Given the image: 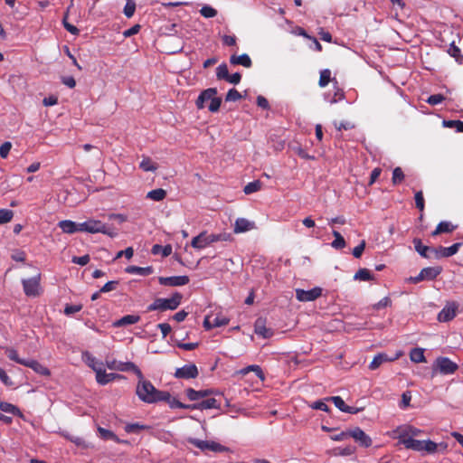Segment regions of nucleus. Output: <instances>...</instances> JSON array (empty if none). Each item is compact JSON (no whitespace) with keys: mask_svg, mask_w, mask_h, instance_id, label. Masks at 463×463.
<instances>
[{"mask_svg":"<svg viewBox=\"0 0 463 463\" xmlns=\"http://www.w3.org/2000/svg\"><path fill=\"white\" fill-rule=\"evenodd\" d=\"M200 14L205 18H213L216 16L217 11L210 5H203L200 10Z\"/></svg>","mask_w":463,"mask_h":463,"instance_id":"54","label":"nucleus"},{"mask_svg":"<svg viewBox=\"0 0 463 463\" xmlns=\"http://www.w3.org/2000/svg\"><path fill=\"white\" fill-rule=\"evenodd\" d=\"M40 280L41 274L38 273L36 276L30 279H22L24 292L27 297H36L40 294Z\"/></svg>","mask_w":463,"mask_h":463,"instance_id":"5","label":"nucleus"},{"mask_svg":"<svg viewBox=\"0 0 463 463\" xmlns=\"http://www.w3.org/2000/svg\"><path fill=\"white\" fill-rule=\"evenodd\" d=\"M148 429V426L139 423H129L125 426V431L128 433H138L141 430Z\"/></svg>","mask_w":463,"mask_h":463,"instance_id":"44","label":"nucleus"},{"mask_svg":"<svg viewBox=\"0 0 463 463\" xmlns=\"http://www.w3.org/2000/svg\"><path fill=\"white\" fill-rule=\"evenodd\" d=\"M138 382L136 388V394L140 401L146 403H157L169 398V392L156 389L153 383L144 378L143 373L137 376Z\"/></svg>","mask_w":463,"mask_h":463,"instance_id":"1","label":"nucleus"},{"mask_svg":"<svg viewBox=\"0 0 463 463\" xmlns=\"http://www.w3.org/2000/svg\"><path fill=\"white\" fill-rule=\"evenodd\" d=\"M354 279H358V280H364V281H368V280H373L374 278L373 276L371 274L370 270L367 269H360L355 274H354Z\"/></svg>","mask_w":463,"mask_h":463,"instance_id":"42","label":"nucleus"},{"mask_svg":"<svg viewBox=\"0 0 463 463\" xmlns=\"http://www.w3.org/2000/svg\"><path fill=\"white\" fill-rule=\"evenodd\" d=\"M140 320V317L137 315H127L122 317L120 319L114 322V326L120 327L128 325H133Z\"/></svg>","mask_w":463,"mask_h":463,"instance_id":"30","label":"nucleus"},{"mask_svg":"<svg viewBox=\"0 0 463 463\" xmlns=\"http://www.w3.org/2000/svg\"><path fill=\"white\" fill-rule=\"evenodd\" d=\"M402 445L406 449H410L415 451H423V440L414 439L413 438L402 440Z\"/></svg>","mask_w":463,"mask_h":463,"instance_id":"31","label":"nucleus"},{"mask_svg":"<svg viewBox=\"0 0 463 463\" xmlns=\"http://www.w3.org/2000/svg\"><path fill=\"white\" fill-rule=\"evenodd\" d=\"M439 445L431 440H423V450L433 453L437 450Z\"/></svg>","mask_w":463,"mask_h":463,"instance_id":"62","label":"nucleus"},{"mask_svg":"<svg viewBox=\"0 0 463 463\" xmlns=\"http://www.w3.org/2000/svg\"><path fill=\"white\" fill-rule=\"evenodd\" d=\"M123 375L118 373H107L105 369L102 366H99V370H96V380L97 383L100 385H105L116 379H122Z\"/></svg>","mask_w":463,"mask_h":463,"instance_id":"13","label":"nucleus"},{"mask_svg":"<svg viewBox=\"0 0 463 463\" xmlns=\"http://www.w3.org/2000/svg\"><path fill=\"white\" fill-rule=\"evenodd\" d=\"M326 401H331L334 402L336 408H338L341 411L345 412L348 405L345 404L344 400L340 396H332L326 398Z\"/></svg>","mask_w":463,"mask_h":463,"instance_id":"47","label":"nucleus"},{"mask_svg":"<svg viewBox=\"0 0 463 463\" xmlns=\"http://www.w3.org/2000/svg\"><path fill=\"white\" fill-rule=\"evenodd\" d=\"M331 71L327 69L326 70H323L321 72H320V78H319V81H318V84L321 88H324L326 87L330 80H331Z\"/></svg>","mask_w":463,"mask_h":463,"instance_id":"50","label":"nucleus"},{"mask_svg":"<svg viewBox=\"0 0 463 463\" xmlns=\"http://www.w3.org/2000/svg\"><path fill=\"white\" fill-rule=\"evenodd\" d=\"M407 429H410V425L400 426L395 430V433L397 434V438L401 444H402V440L411 439L410 431Z\"/></svg>","mask_w":463,"mask_h":463,"instance_id":"35","label":"nucleus"},{"mask_svg":"<svg viewBox=\"0 0 463 463\" xmlns=\"http://www.w3.org/2000/svg\"><path fill=\"white\" fill-rule=\"evenodd\" d=\"M106 365L110 370L119 372H132L137 376H141V370L132 362H121L116 359L107 360Z\"/></svg>","mask_w":463,"mask_h":463,"instance_id":"4","label":"nucleus"},{"mask_svg":"<svg viewBox=\"0 0 463 463\" xmlns=\"http://www.w3.org/2000/svg\"><path fill=\"white\" fill-rule=\"evenodd\" d=\"M322 295V288L319 287L313 288L309 290L296 289V298L298 301L308 302L314 301Z\"/></svg>","mask_w":463,"mask_h":463,"instance_id":"8","label":"nucleus"},{"mask_svg":"<svg viewBox=\"0 0 463 463\" xmlns=\"http://www.w3.org/2000/svg\"><path fill=\"white\" fill-rule=\"evenodd\" d=\"M7 356L10 360L16 362L17 364L25 365L27 360L26 359H21L18 355V353L16 350L11 348L6 350Z\"/></svg>","mask_w":463,"mask_h":463,"instance_id":"49","label":"nucleus"},{"mask_svg":"<svg viewBox=\"0 0 463 463\" xmlns=\"http://www.w3.org/2000/svg\"><path fill=\"white\" fill-rule=\"evenodd\" d=\"M458 304L455 301L447 302L441 311L438 314L437 319L439 322H449L457 316Z\"/></svg>","mask_w":463,"mask_h":463,"instance_id":"7","label":"nucleus"},{"mask_svg":"<svg viewBox=\"0 0 463 463\" xmlns=\"http://www.w3.org/2000/svg\"><path fill=\"white\" fill-rule=\"evenodd\" d=\"M462 246V242H456L449 247L439 246L432 249V254L435 259L449 258L455 255Z\"/></svg>","mask_w":463,"mask_h":463,"instance_id":"9","label":"nucleus"},{"mask_svg":"<svg viewBox=\"0 0 463 463\" xmlns=\"http://www.w3.org/2000/svg\"><path fill=\"white\" fill-rule=\"evenodd\" d=\"M255 333L265 339L273 335L272 329L266 327L262 319H257L255 323Z\"/></svg>","mask_w":463,"mask_h":463,"instance_id":"22","label":"nucleus"},{"mask_svg":"<svg viewBox=\"0 0 463 463\" xmlns=\"http://www.w3.org/2000/svg\"><path fill=\"white\" fill-rule=\"evenodd\" d=\"M222 104V99L216 96H213V99L210 100L208 105V109L211 112H217Z\"/></svg>","mask_w":463,"mask_h":463,"instance_id":"55","label":"nucleus"},{"mask_svg":"<svg viewBox=\"0 0 463 463\" xmlns=\"http://www.w3.org/2000/svg\"><path fill=\"white\" fill-rule=\"evenodd\" d=\"M58 226L61 229V231L65 233H74L76 232H80V223L70 221V220H64L61 221L58 223Z\"/></svg>","mask_w":463,"mask_h":463,"instance_id":"24","label":"nucleus"},{"mask_svg":"<svg viewBox=\"0 0 463 463\" xmlns=\"http://www.w3.org/2000/svg\"><path fill=\"white\" fill-rule=\"evenodd\" d=\"M457 228L456 225H453L450 222L442 221L440 222L436 229L431 232L432 236H437L441 233H449L452 232Z\"/></svg>","mask_w":463,"mask_h":463,"instance_id":"21","label":"nucleus"},{"mask_svg":"<svg viewBox=\"0 0 463 463\" xmlns=\"http://www.w3.org/2000/svg\"><path fill=\"white\" fill-rule=\"evenodd\" d=\"M415 204H416V207L420 211L422 212L424 210V198H423V194L421 191H419L415 194Z\"/></svg>","mask_w":463,"mask_h":463,"instance_id":"60","label":"nucleus"},{"mask_svg":"<svg viewBox=\"0 0 463 463\" xmlns=\"http://www.w3.org/2000/svg\"><path fill=\"white\" fill-rule=\"evenodd\" d=\"M458 366L448 357H438L434 363V370L441 374H451L458 370Z\"/></svg>","mask_w":463,"mask_h":463,"instance_id":"6","label":"nucleus"},{"mask_svg":"<svg viewBox=\"0 0 463 463\" xmlns=\"http://www.w3.org/2000/svg\"><path fill=\"white\" fill-rule=\"evenodd\" d=\"M441 271L442 268L439 266L427 267L420 270L425 280H433L441 273Z\"/></svg>","mask_w":463,"mask_h":463,"instance_id":"27","label":"nucleus"},{"mask_svg":"<svg viewBox=\"0 0 463 463\" xmlns=\"http://www.w3.org/2000/svg\"><path fill=\"white\" fill-rule=\"evenodd\" d=\"M102 222L99 220L90 219L84 222L80 223V232H85L89 233H99L101 230Z\"/></svg>","mask_w":463,"mask_h":463,"instance_id":"15","label":"nucleus"},{"mask_svg":"<svg viewBox=\"0 0 463 463\" xmlns=\"http://www.w3.org/2000/svg\"><path fill=\"white\" fill-rule=\"evenodd\" d=\"M209 238H210L211 244H213V243L217 242V241H231L232 240V235L230 233H226V232L218 233V234L211 233V234H209Z\"/></svg>","mask_w":463,"mask_h":463,"instance_id":"45","label":"nucleus"},{"mask_svg":"<svg viewBox=\"0 0 463 463\" xmlns=\"http://www.w3.org/2000/svg\"><path fill=\"white\" fill-rule=\"evenodd\" d=\"M216 95L217 90L215 88H209L203 90L195 101L196 107L199 109H203L205 106V102H210V100L213 99V96Z\"/></svg>","mask_w":463,"mask_h":463,"instance_id":"16","label":"nucleus"},{"mask_svg":"<svg viewBox=\"0 0 463 463\" xmlns=\"http://www.w3.org/2000/svg\"><path fill=\"white\" fill-rule=\"evenodd\" d=\"M0 411L5 413L13 414L15 416H18L19 418L24 420V413L20 411V409L7 402H0Z\"/></svg>","mask_w":463,"mask_h":463,"instance_id":"19","label":"nucleus"},{"mask_svg":"<svg viewBox=\"0 0 463 463\" xmlns=\"http://www.w3.org/2000/svg\"><path fill=\"white\" fill-rule=\"evenodd\" d=\"M393 359H390L387 354H378L377 355H375L373 359V361L371 362V364H369V368L371 370H375L377 369L381 364H383V363L385 362H389V361H392Z\"/></svg>","mask_w":463,"mask_h":463,"instance_id":"33","label":"nucleus"},{"mask_svg":"<svg viewBox=\"0 0 463 463\" xmlns=\"http://www.w3.org/2000/svg\"><path fill=\"white\" fill-rule=\"evenodd\" d=\"M413 244H414L415 250L421 257L426 258V259H430L431 257L430 253H432L433 248L423 245L420 239L415 238L413 240Z\"/></svg>","mask_w":463,"mask_h":463,"instance_id":"25","label":"nucleus"},{"mask_svg":"<svg viewBox=\"0 0 463 463\" xmlns=\"http://www.w3.org/2000/svg\"><path fill=\"white\" fill-rule=\"evenodd\" d=\"M11 148H12L11 142L6 141V142L3 143L0 146V156L2 158H6L7 156L9 155V152H10Z\"/></svg>","mask_w":463,"mask_h":463,"instance_id":"61","label":"nucleus"},{"mask_svg":"<svg viewBox=\"0 0 463 463\" xmlns=\"http://www.w3.org/2000/svg\"><path fill=\"white\" fill-rule=\"evenodd\" d=\"M165 196H166V192H165V190H164L162 188H157V189L152 190V191L148 192L146 194V198L151 199L156 202H160V201L164 200L165 198Z\"/></svg>","mask_w":463,"mask_h":463,"instance_id":"34","label":"nucleus"},{"mask_svg":"<svg viewBox=\"0 0 463 463\" xmlns=\"http://www.w3.org/2000/svg\"><path fill=\"white\" fill-rule=\"evenodd\" d=\"M82 309V305L76 304V305H66L64 308V314L66 316H71Z\"/></svg>","mask_w":463,"mask_h":463,"instance_id":"58","label":"nucleus"},{"mask_svg":"<svg viewBox=\"0 0 463 463\" xmlns=\"http://www.w3.org/2000/svg\"><path fill=\"white\" fill-rule=\"evenodd\" d=\"M198 376V369L195 364H185L181 368H177L175 377L178 379H194Z\"/></svg>","mask_w":463,"mask_h":463,"instance_id":"12","label":"nucleus"},{"mask_svg":"<svg viewBox=\"0 0 463 463\" xmlns=\"http://www.w3.org/2000/svg\"><path fill=\"white\" fill-rule=\"evenodd\" d=\"M335 240L332 241L331 245L333 248L336 250H341L345 247V241L344 237L337 231L334 230L332 232Z\"/></svg>","mask_w":463,"mask_h":463,"instance_id":"38","label":"nucleus"},{"mask_svg":"<svg viewBox=\"0 0 463 463\" xmlns=\"http://www.w3.org/2000/svg\"><path fill=\"white\" fill-rule=\"evenodd\" d=\"M230 62L232 64L242 65L245 68H250V67H251V64H252L250 56L246 53H243L240 56L232 55L230 59Z\"/></svg>","mask_w":463,"mask_h":463,"instance_id":"29","label":"nucleus"},{"mask_svg":"<svg viewBox=\"0 0 463 463\" xmlns=\"http://www.w3.org/2000/svg\"><path fill=\"white\" fill-rule=\"evenodd\" d=\"M14 216V213L11 210L8 209H0V224L9 222Z\"/></svg>","mask_w":463,"mask_h":463,"instance_id":"53","label":"nucleus"},{"mask_svg":"<svg viewBox=\"0 0 463 463\" xmlns=\"http://www.w3.org/2000/svg\"><path fill=\"white\" fill-rule=\"evenodd\" d=\"M139 167L145 172H154L157 169L156 164L154 163L149 157H143L139 164Z\"/></svg>","mask_w":463,"mask_h":463,"instance_id":"40","label":"nucleus"},{"mask_svg":"<svg viewBox=\"0 0 463 463\" xmlns=\"http://www.w3.org/2000/svg\"><path fill=\"white\" fill-rule=\"evenodd\" d=\"M98 433H99V436L105 440L111 439V440H115L116 442H120V440L117 437V435L109 430L104 429L102 427H99Z\"/></svg>","mask_w":463,"mask_h":463,"instance_id":"36","label":"nucleus"},{"mask_svg":"<svg viewBox=\"0 0 463 463\" xmlns=\"http://www.w3.org/2000/svg\"><path fill=\"white\" fill-rule=\"evenodd\" d=\"M136 6V2L134 0H127L123 10L124 14L128 18L132 17L135 14Z\"/></svg>","mask_w":463,"mask_h":463,"instance_id":"48","label":"nucleus"},{"mask_svg":"<svg viewBox=\"0 0 463 463\" xmlns=\"http://www.w3.org/2000/svg\"><path fill=\"white\" fill-rule=\"evenodd\" d=\"M216 77L218 80H226L229 77L228 67L225 63L219 65L216 69Z\"/></svg>","mask_w":463,"mask_h":463,"instance_id":"51","label":"nucleus"},{"mask_svg":"<svg viewBox=\"0 0 463 463\" xmlns=\"http://www.w3.org/2000/svg\"><path fill=\"white\" fill-rule=\"evenodd\" d=\"M444 99L445 97L442 94H433L428 98L427 102L431 106H435L441 103Z\"/></svg>","mask_w":463,"mask_h":463,"instance_id":"59","label":"nucleus"},{"mask_svg":"<svg viewBox=\"0 0 463 463\" xmlns=\"http://www.w3.org/2000/svg\"><path fill=\"white\" fill-rule=\"evenodd\" d=\"M182 298L183 295L178 292L174 293L169 298H156L152 304L148 306L147 310H175L181 304Z\"/></svg>","mask_w":463,"mask_h":463,"instance_id":"2","label":"nucleus"},{"mask_svg":"<svg viewBox=\"0 0 463 463\" xmlns=\"http://www.w3.org/2000/svg\"><path fill=\"white\" fill-rule=\"evenodd\" d=\"M209 245H211V241L207 232H202L200 234L194 237L191 241V246L196 250H203Z\"/></svg>","mask_w":463,"mask_h":463,"instance_id":"17","label":"nucleus"},{"mask_svg":"<svg viewBox=\"0 0 463 463\" xmlns=\"http://www.w3.org/2000/svg\"><path fill=\"white\" fill-rule=\"evenodd\" d=\"M186 396L190 401H198L202 398L207 397L213 393V390H200L195 391L193 388H188L185 391Z\"/></svg>","mask_w":463,"mask_h":463,"instance_id":"20","label":"nucleus"},{"mask_svg":"<svg viewBox=\"0 0 463 463\" xmlns=\"http://www.w3.org/2000/svg\"><path fill=\"white\" fill-rule=\"evenodd\" d=\"M190 279L188 276H173V277H159L158 282L160 285L168 287H179L184 286L189 283Z\"/></svg>","mask_w":463,"mask_h":463,"instance_id":"11","label":"nucleus"},{"mask_svg":"<svg viewBox=\"0 0 463 463\" xmlns=\"http://www.w3.org/2000/svg\"><path fill=\"white\" fill-rule=\"evenodd\" d=\"M187 441L194 447L200 449L202 451H213V452H225L229 451V448L222 446V444L213 440H201L195 438H189Z\"/></svg>","mask_w":463,"mask_h":463,"instance_id":"3","label":"nucleus"},{"mask_svg":"<svg viewBox=\"0 0 463 463\" xmlns=\"http://www.w3.org/2000/svg\"><path fill=\"white\" fill-rule=\"evenodd\" d=\"M241 372L242 374H247L248 373L254 372L260 380H264L265 378L262 369L259 365H249L246 368L242 369Z\"/></svg>","mask_w":463,"mask_h":463,"instance_id":"43","label":"nucleus"},{"mask_svg":"<svg viewBox=\"0 0 463 463\" xmlns=\"http://www.w3.org/2000/svg\"><path fill=\"white\" fill-rule=\"evenodd\" d=\"M126 272L129 274H137L140 276H148L154 272V269L151 266L138 267V266H128L126 268Z\"/></svg>","mask_w":463,"mask_h":463,"instance_id":"28","label":"nucleus"},{"mask_svg":"<svg viewBox=\"0 0 463 463\" xmlns=\"http://www.w3.org/2000/svg\"><path fill=\"white\" fill-rule=\"evenodd\" d=\"M310 407L314 410L329 411V407L326 403V399L325 400H317V401L314 402L312 404H310Z\"/></svg>","mask_w":463,"mask_h":463,"instance_id":"57","label":"nucleus"},{"mask_svg":"<svg viewBox=\"0 0 463 463\" xmlns=\"http://www.w3.org/2000/svg\"><path fill=\"white\" fill-rule=\"evenodd\" d=\"M404 177H405V175L401 167H395L393 169L392 178L393 184H398L402 183L403 181Z\"/></svg>","mask_w":463,"mask_h":463,"instance_id":"52","label":"nucleus"},{"mask_svg":"<svg viewBox=\"0 0 463 463\" xmlns=\"http://www.w3.org/2000/svg\"><path fill=\"white\" fill-rule=\"evenodd\" d=\"M83 357L88 366L90 367L95 373L96 370H99V366H102V363H99L97 359L88 352L83 354Z\"/></svg>","mask_w":463,"mask_h":463,"instance_id":"39","label":"nucleus"},{"mask_svg":"<svg viewBox=\"0 0 463 463\" xmlns=\"http://www.w3.org/2000/svg\"><path fill=\"white\" fill-rule=\"evenodd\" d=\"M241 99V93L235 89H231L226 94L225 101H237Z\"/></svg>","mask_w":463,"mask_h":463,"instance_id":"56","label":"nucleus"},{"mask_svg":"<svg viewBox=\"0 0 463 463\" xmlns=\"http://www.w3.org/2000/svg\"><path fill=\"white\" fill-rule=\"evenodd\" d=\"M31 369H33L35 373L41 375H50V371L47 367L37 362L36 360L28 359L25 365Z\"/></svg>","mask_w":463,"mask_h":463,"instance_id":"26","label":"nucleus"},{"mask_svg":"<svg viewBox=\"0 0 463 463\" xmlns=\"http://www.w3.org/2000/svg\"><path fill=\"white\" fill-rule=\"evenodd\" d=\"M255 227V223L245 218H238L234 223V232L241 233L252 230Z\"/></svg>","mask_w":463,"mask_h":463,"instance_id":"18","label":"nucleus"},{"mask_svg":"<svg viewBox=\"0 0 463 463\" xmlns=\"http://www.w3.org/2000/svg\"><path fill=\"white\" fill-rule=\"evenodd\" d=\"M349 437L353 438L360 446L364 448H369L372 445V439L358 427L349 430Z\"/></svg>","mask_w":463,"mask_h":463,"instance_id":"10","label":"nucleus"},{"mask_svg":"<svg viewBox=\"0 0 463 463\" xmlns=\"http://www.w3.org/2000/svg\"><path fill=\"white\" fill-rule=\"evenodd\" d=\"M192 407L193 410L217 409L220 407V402L214 398H208L197 404H193Z\"/></svg>","mask_w":463,"mask_h":463,"instance_id":"23","label":"nucleus"},{"mask_svg":"<svg viewBox=\"0 0 463 463\" xmlns=\"http://www.w3.org/2000/svg\"><path fill=\"white\" fill-rule=\"evenodd\" d=\"M261 188V182L259 180H255L253 182L249 183L244 186L243 192L246 194H250L252 193L258 192Z\"/></svg>","mask_w":463,"mask_h":463,"instance_id":"46","label":"nucleus"},{"mask_svg":"<svg viewBox=\"0 0 463 463\" xmlns=\"http://www.w3.org/2000/svg\"><path fill=\"white\" fill-rule=\"evenodd\" d=\"M410 358L414 363L425 362L424 350L422 348H413L410 353Z\"/></svg>","mask_w":463,"mask_h":463,"instance_id":"41","label":"nucleus"},{"mask_svg":"<svg viewBox=\"0 0 463 463\" xmlns=\"http://www.w3.org/2000/svg\"><path fill=\"white\" fill-rule=\"evenodd\" d=\"M151 252L154 255L162 254L163 257H167L172 253V246L170 244L165 246L155 244L151 249Z\"/></svg>","mask_w":463,"mask_h":463,"instance_id":"32","label":"nucleus"},{"mask_svg":"<svg viewBox=\"0 0 463 463\" xmlns=\"http://www.w3.org/2000/svg\"><path fill=\"white\" fill-rule=\"evenodd\" d=\"M118 285V280L109 281L99 289V292L107 293V292L115 290Z\"/></svg>","mask_w":463,"mask_h":463,"instance_id":"63","label":"nucleus"},{"mask_svg":"<svg viewBox=\"0 0 463 463\" xmlns=\"http://www.w3.org/2000/svg\"><path fill=\"white\" fill-rule=\"evenodd\" d=\"M71 261L74 263V264H78V265H80V266H85L89 263L90 261V256L89 255H83V256H80V257H77V256H74L71 260Z\"/></svg>","mask_w":463,"mask_h":463,"instance_id":"64","label":"nucleus"},{"mask_svg":"<svg viewBox=\"0 0 463 463\" xmlns=\"http://www.w3.org/2000/svg\"><path fill=\"white\" fill-rule=\"evenodd\" d=\"M229 323V319L223 316H207L203 320V326L206 330L213 327H220L226 326Z\"/></svg>","mask_w":463,"mask_h":463,"instance_id":"14","label":"nucleus"},{"mask_svg":"<svg viewBox=\"0 0 463 463\" xmlns=\"http://www.w3.org/2000/svg\"><path fill=\"white\" fill-rule=\"evenodd\" d=\"M162 402H167L168 405L170 406V408H172V409L180 408V409L193 410V407H192L193 404H184V403L179 402L178 400H176L175 398H172L170 393H169V398L167 400H163Z\"/></svg>","mask_w":463,"mask_h":463,"instance_id":"37","label":"nucleus"}]
</instances>
